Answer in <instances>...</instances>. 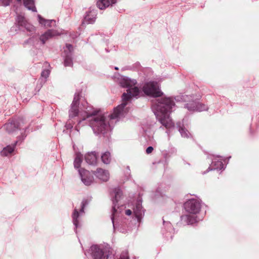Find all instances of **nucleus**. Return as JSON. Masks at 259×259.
<instances>
[{"label":"nucleus","mask_w":259,"mask_h":259,"mask_svg":"<svg viewBox=\"0 0 259 259\" xmlns=\"http://www.w3.org/2000/svg\"><path fill=\"white\" fill-rule=\"evenodd\" d=\"M119 84L121 87L127 89L126 93H124L122 96V103L115 108L112 113H100V110L89 106L85 100L80 101L79 94L75 93L69 111V117L77 116L79 118L78 125L87 121L95 134H102L108 137L116 122L128 112V108L126 106L131 98H137L142 95V92L136 86L137 81L135 79L121 76Z\"/></svg>","instance_id":"nucleus-1"},{"label":"nucleus","mask_w":259,"mask_h":259,"mask_svg":"<svg viewBox=\"0 0 259 259\" xmlns=\"http://www.w3.org/2000/svg\"><path fill=\"white\" fill-rule=\"evenodd\" d=\"M175 105L173 99L170 97L157 99L152 105V109L157 120L167 130L166 132L167 134L169 130L175 126L169 115Z\"/></svg>","instance_id":"nucleus-2"},{"label":"nucleus","mask_w":259,"mask_h":259,"mask_svg":"<svg viewBox=\"0 0 259 259\" xmlns=\"http://www.w3.org/2000/svg\"><path fill=\"white\" fill-rule=\"evenodd\" d=\"M110 196L113 203L111 220L114 229L116 228L115 220L125 213L127 215H131L132 211L130 209L124 210L125 207L121 203L123 198V194L119 187L114 188L110 193Z\"/></svg>","instance_id":"nucleus-3"},{"label":"nucleus","mask_w":259,"mask_h":259,"mask_svg":"<svg viewBox=\"0 0 259 259\" xmlns=\"http://www.w3.org/2000/svg\"><path fill=\"white\" fill-rule=\"evenodd\" d=\"M201 201L196 198L188 200L184 204V209L188 213L182 217V220L185 221L188 224H193L198 221L197 214L201 209Z\"/></svg>","instance_id":"nucleus-4"},{"label":"nucleus","mask_w":259,"mask_h":259,"mask_svg":"<svg viewBox=\"0 0 259 259\" xmlns=\"http://www.w3.org/2000/svg\"><path fill=\"white\" fill-rule=\"evenodd\" d=\"M85 254L91 255L94 259H111V249L108 244L93 245Z\"/></svg>","instance_id":"nucleus-5"},{"label":"nucleus","mask_w":259,"mask_h":259,"mask_svg":"<svg viewBox=\"0 0 259 259\" xmlns=\"http://www.w3.org/2000/svg\"><path fill=\"white\" fill-rule=\"evenodd\" d=\"M192 96L183 95L181 96H178L175 100L178 102H189L185 105V107L190 112H201L206 111L208 107L207 105L200 103L192 99Z\"/></svg>","instance_id":"nucleus-6"},{"label":"nucleus","mask_w":259,"mask_h":259,"mask_svg":"<svg viewBox=\"0 0 259 259\" xmlns=\"http://www.w3.org/2000/svg\"><path fill=\"white\" fill-rule=\"evenodd\" d=\"M89 204L87 199H84L81 202L80 208L79 209L74 208L72 214V220L75 229L81 226L82 224V217L84 214V208Z\"/></svg>","instance_id":"nucleus-7"},{"label":"nucleus","mask_w":259,"mask_h":259,"mask_svg":"<svg viewBox=\"0 0 259 259\" xmlns=\"http://www.w3.org/2000/svg\"><path fill=\"white\" fill-rule=\"evenodd\" d=\"M142 92L148 96L158 97L162 95L159 89V84L155 81H149L145 83L142 87Z\"/></svg>","instance_id":"nucleus-8"},{"label":"nucleus","mask_w":259,"mask_h":259,"mask_svg":"<svg viewBox=\"0 0 259 259\" xmlns=\"http://www.w3.org/2000/svg\"><path fill=\"white\" fill-rule=\"evenodd\" d=\"M142 199L140 197L138 198L133 208L134 214L139 222H140L143 218L145 211L142 205Z\"/></svg>","instance_id":"nucleus-9"},{"label":"nucleus","mask_w":259,"mask_h":259,"mask_svg":"<svg viewBox=\"0 0 259 259\" xmlns=\"http://www.w3.org/2000/svg\"><path fill=\"white\" fill-rule=\"evenodd\" d=\"M73 47L70 44H66L64 48L63 57L64 58V65L65 66H72Z\"/></svg>","instance_id":"nucleus-10"},{"label":"nucleus","mask_w":259,"mask_h":259,"mask_svg":"<svg viewBox=\"0 0 259 259\" xmlns=\"http://www.w3.org/2000/svg\"><path fill=\"white\" fill-rule=\"evenodd\" d=\"M78 173L82 182L86 186L91 185L94 181V177L92 174L84 168L78 169Z\"/></svg>","instance_id":"nucleus-11"},{"label":"nucleus","mask_w":259,"mask_h":259,"mask_svg":"<svg viewBox=\"0 0 259 259\" xmlns=\"http://www.w3.org/2000/svg\"><path fill=\"white\" fill-rule=\"evenodd\" d=\"M211 159L212 162L207 171L215 169L221 170L225 168L224 165L222 161L223 159L222 158L217 156H213Z\"/></svg>","instance_id":"nucleus-12"},{"label":"nucleus","mask_w":259,"mask_h":259,"mask_svg":"<svg viewBox=\"0 0 259 259\" xmlns=\"http://www.w3.org/2000/svg\"><path fill=\"white\" fill-rule=\"evenodd\" d=\"M16 21L19 26L24 27L27 31L29 32H33L35 29V27L32 24L29 23L23 15H18L17 17Z\"/></svg>","instance_id":"nucleus-13"},{"label":"nucleus","mask_w":259,"mask_h":259,"mask_svg":"<svg viewBox=\"0 0 259 259\" xmlns=\"http://www.w3.org/2000/svg\"><path fill=\"white\" fill-rule=\"evenodd\" d=\"M20 123L17 120H12L5 124V128L10 134H15L19 129Z\"/></svg>","instance_id":"nucleus-14"},{"label":"nucleus","mask_w":259,"mask_h":259,"mask_svg":"<svg viewBox=\"0 0 259 259\" xmlns=\"http://www.w3.org/2000/svg\"><path fill=\"white\" fill-rule=\"evenodd\" d=\"M57 31L53 29H49L39 36V40L41 45H44L46 42L53 36L59 35Z\"/></svg>","instance_id":"nucleus-15"},{"label":"nucleus","mask_w":259,"mask_h":259,"mask_svg":"<svg viewBox=\"0 0 259 259\" xmlns=\"http://www.w3.org/2000/svg\"><path fill=\"white\" fill-rule=\"evenodd\" d=\"M97 11L95 10L87 12L83 19V24H93L96 20Z\"/></svg>","instance_id":"nucleus-16"},{"label":"nucleus","mask_w":259,"mask_h":259,"mask_svg":"<svg viewBox=\"0 0 259 259\" xmlns=\"http://www.w3.org/2000/svg\"><path fill=\"white\" fill-rule=\"evenodd\" d=\"M94 175L97 178L102 181H107L109 179V172L101 168H97L96 171L94 172Z\"/></svg>","instance_id":"nucleus-17"},{"label":"nucleus","mask_w":259,"mask_h":259,"mask_svg":"<svg viewBox=\"0 0 259 259\" xmlns=\"http://www.w3.org/2000/svg\"><path fill=\"white\" fill-rule=\"evenodd\" d=\"M117 0H97V6L100 10H104L116 4Z\"/></svg>","instance_id":"nucleus-18"},{"label":"nucleus","mask_w":259,"mask_h":259,"mask_svg":"<svg viewBox=\"0 0 259 259\" xmlns=\"http://www.w3.org/2000/svg\"><path fill=\"white\" fill-rule=\"evenodd\" d=\"M84 158L87 163L90 165H95L97 163V155L95 152H91L85 155Z\"/></svg>","instance_id":"nucleus-19"},{"label":"nucleus","mask_w":259,"mask_h":259,"mask_svg":"<svg viewBox=\"0 0 259 259\" xmlns=\"http://www.w3.org/2000/svg\"><path fill=\"white\" fill-rule=\"evenodd\" d=\"M177 125L178 130L183 138H189L191 137V134L185 127L183 123L179 122L177 123Z\"/></svg>","instance_id":"nucleus-20"},{"label":"nucleus","mask_w":259,"mask_h":259,"mask_svg":"<svg viewBox=\"0 0 259 259\" xmlns=\"http://www.w3.org/2000/svg\"><path fill=\"white\" fill-rule=\"evenodd\" d=\"M17 143L16 141L14 144L10 145L3 148L1 152V154L3 156H8L10 155L14 151L16 145Z\"/></svg>","instance_id":"nucleus-21"},{"label":"nucleus","mask_w":259,"mask_h":259,"mask_svg":"<svg viewBox=\"0 0 259 259\" xmlns=\"http://www.w3.org/2000/svg\"><path fill=\"white\" fill-rule=\"evenodd\" d=\"M38 20L40 24L44 25L46 27H51L55 25L56 21L54 20H47L42 17L40 15H37Z\"/></svg>","instance_id":"nucleus-22"},{"label":"nucleus","mask_w":259,"mask_h":259,"mask_svg":"<svg viewBox=\"0 0 259 259\" xmlns=\"http://www.w3.org/2000/svg\"><path fill=\"white\" fill-rule=\"evenodd\" d=\"M17 2H20L22 0H17ZM24 6L29 10L32 12H36L37 11L36 8L35 6L34 0H23Z\"/></svg>","instance_id":"nucleus-23"},{"label":"nucleus","mask_w":259,"mask_h":259,"mask_svg":"<svg viewBox=\"0 0 259 259\" xmlns=\"http://www.w3.org/2000/svg\"><path fill=\"white\" fill-rule=\"evenodd\" d=\"M82 156L80 154H77L74 160V167L75 168H78L82 162Z\"/></svg>","instance_id":"nucleus-24"},{"label":"nucleus","mask_w":259,"mask_h":259,"mask_svg":"<svg viewBox=\"0 0 259 259\" xmlns=\"http://www.w3.org/2000/svg\"><path fill=\"white\" fill-rule=\"evenodd\" d=\"M101 159L104 164H109L111 161L110 153L109 152L104 153L101 156Z\"/></svg>","instance_id":"nucleus-25"},{"label":"nucleus","mask_w":259,"mask_h":259,"mask_svg":"<svg viewBox=\"0 0 259 259\" xmlns=\"http://www.w3.org/2000/svg\"><path fill=\"white\" fill-rule=\"evenodd\" d=\"M28 42L29 43H30L34 46H37L38 45H39V44H40V41L39 40V37H38L36 36H34L30 38L28 40Z\"/></svg>","instance_id":"nucleus-26"},{"label":"nucleus","mask_w":259,"mask_h":259,"mask_svg":"<svg viewBox=\"0 0 259 259\" xmlns=\"http://www.w3.org/2000/svg\"><path fill=\"white\" fill-rule=\"evenodd\" d=\"M50 70L49 69H44L41 73V77L46 79L50 75Z\"/></svg>","instance_id":"nucleus-27"},{"label":"nucleus","mask_w":259,"mask_h":259,"mask_svg":"<svg viewBox=\"0 0 259 259\" xmlns=\"http://www.w3.org/2000/svg\"><path fill=\"white\" fill-rule=\"evenodd\" d=\"M12 0H0V6H8L10 5Z\"/></svg>","instance_id":"nucleus-28"},{"label":"nucleus","mask_w":259,"mask_h":259,"mask_svg":"<svg viewBox=\"0 0 259 259\" xmlns=\"http://www.w3.org/2000/svg\"><path fill=\"white\" fill-rule=\"evenodd\" d=\"M119 259H129L128 255L127 252H122Z\"/></svg>","instance_id":"nucleus-29"},{"label":"nucleus","mask_w":259,"mask_h":259,"mask_svg":"<svg viewBox=\"0 0 259 259\" xmlns=\"http://www.w3.org/2000/svg\"><path fill=\"white\" fill-rule=\"evenodd\" d=\"M153 150V148L152 146H149L146 149V151L147 154H150L152 152Z\"/></svg>","instance_id":"nucleus-30"},{"label":"nucleus","mask_w":259,"mask_h":259,"mask_svg":"<svg viewBox=\"0 0 259 259\" xmlns=\"http://www.w3.org/2000/svg\"><path fill=\"white\" fill-rule=\"evenodd\" d=\"M127 171L126 172L127 176H126V180H128L131 178V172L129 166H127Z\"/></svg>","instance_id":"nucleus-31"},{"label":"nucleus","mask_w":259,"mask_h":259,"mask_svg":"<svg viewBox=\"0 0 259 259\" xmlns=\"http://www.w3.org/2000/svg\"><path fill=\"white\" fill-rule=\"evenodd\" d=\"M164 225L167 227L168 228H171V225L169 222H165V221H163Z\"/></svg>","instance_id":"nucleus-32"},{"label":"nucleus","mask_w":259,"mask_h":259,"mask_svg":"<svg viewBox=\"0 0 259 259\" xmlns=\"http://www.w3.org/2000/svg\"><path fill=\"white\" fill-rule=\"evenodd\" d=\"M66 127L67 129H70L73 127V125H72V124H71L70 123H67V124L66 125Z\"/></svg>","instance_id":"nucleus-33"},{"label":"nucleus","mask_w":259,"mask_h":259,"mask_svg":"<svg viewBox=\"0 0 259 259\" xmlns=\"http://www.w3.org/2000/svg\"><path fill=\"white\" fill-rule=\"evenodd\" d=\"M115 69H116V70H118V68L117 67H115Z\"/></svg>","instance_id":"nucleus-34"},{"label":"nucleus","mask_w":259,"mask_h":259,"mask_svg":"<svg viewBox=\"0 0 259 259\" xmlns=\"http://www.w3.org/2000/svg\"><path fill=\"white\" fill-rule=\"evenodd\" d=\"M120 231L122 232V233H124V231H122L121 230H120Z\"/></svg>","instance_id":"nucleus-35"}]
</instances>
